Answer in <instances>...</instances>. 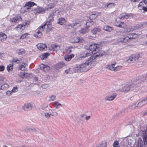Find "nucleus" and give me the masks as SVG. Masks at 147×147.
Wrapping results in <instances>:
<instances>
[{
    "label": "nucleus",
    "instance_id": "4468645a",
    "mask_svg": "<svg viewBox=\"0 0 147 147\" xmlns=\"http://www.w3.org/2000/svg\"><path fill=\"white\" fill-rule=\"evenodd\" d=\"M27 66V64L25 63H22L21 64L19 65L18 68L21 70H25L26 69V67Z\"/></svg>",
    "mask_w": 147,
    "mask_h": 147
},
{
    "label": "nucleus",
    "instance_id": "a18cd8bd",
    "mask_svg": "<svg viewBox=\"0 0 147 147\" xmlns=\"http://www.w3.org/2000/svg\"><path fill=\"white\" fill-rule=\"evenodd\" d=\"M29 34L27 33H25L22 35L20 37V38L21 39H23L24 38H28V36Z\"/></svg>",
    "mask_w": 147,
    "mask_h": 147
},
{
    "label": "nucleus",
    "instance_id": "1a4fd4ad",
    "mask_svg": "<svg viewBox=\"0 0 147 147\" xmlns=\"http://www.w3.org/2000/svg\"><path fill=\"white\" fill-rule=\"evenodd\" d=\"M131 38L128 36H121L119 38V41L121 42H128L129 40Z\"/></svg>",
    "mask_w": 147,
    "mask_h": 147
},
{
    "label": "nucleus",
    "instance_id": "3c124183",
    "mask_svg": "<svg viewBox=\"0 0 147 147\" xmlns=\"http://www.w3.org/2000/svg\"><path fill=\"white\" fill-rule=\"evenodd\" d=\"M17 52L19 55H20L24 53H25V51L23 49H21L17 51Z\"/></svg>",
    "mask_w": 147,
    "mask_h": 147
},
{
    "label": "nucleus",
    "instance_id": "79ce46f5",
    "mask_svg": "<svg viewBox=\"0 0 147 147\" xmlns=\"http://www.w3.org/2000/svg\"><path fill=\"white\" fill-rule=\"evenodd\" d=\"M57 67L58 68H61L65 66V64L63 62L59 63L57 64Z\"/></svg>",
    "mask_w": 147,
    "mask_h": 147
},
{
    "label": "nucleus",
    "instance_id": "4d7b16f0",
    "mask_svg": "<svg viewBox=\"0 0 147 147\" xmlns=\"http://www.w3.org/2000/svg\"><path fill=\"white\" fill-rule=\"evenodd\" d=\"M12 61L14 62H16L18 63H20V61L18 60L17 58H14L13 59Z\"/></svg>",
    "mask_w": 147,
    "mask_h": 147
},
{
    "label": "nucleus",
    "instance_id": "c03bdc74",
    "mask_svg": "<svg viewBox=\"0 0 147 147\" xmlns=\"http://www.w3.org/2000/svg\"><path fill=\"white\" fill-rule=\"evenodd\" d=\"M54 114H49L48 113H45V115L47 119L49 118L51 115L54 116Z\"/></svg>",
    "mask_w": 147,
    "mask_h": 147
},
{
    "label": "nucleus",
    "instance_id": "9b49d317",
    "mask_svg": "<svg viewBox=\"0 0 147 147\" xmlns=\"http://www.w3.org/2000/svg\"><path fill=\"white\" fill-rule=\"evenodd\" d=\"M147 104V103L145 100V99H144L141 102H139L137 104V107L138 108H140L144 105Z\"/></svg>",
    "mask_w": 147,
    "mask_h": 147
},
{
    "label": "nucleus",
    "instance_id": "bb28decb",
    "mask_svg": "<svg viewBox=\"0 0 147 147\" xmlns=\"http://www.w3.org/2000/svg\"><path fill=\"white\" fill-rule=\"evenodd\" d=\"M8 88V85L6 83H5L4 84L2 85H0V89L2 90H5L7 89Z\"/></svg>",
    "mask_w": 147,
    "mask_h": 147
},
{
    "label": "nucleus",
    "instance_id": "69168bd1",
    "mask_svg": "<svg viewBox=\"0 0 147 147\" xmlns=\"http://www.w3.org/2000/svg\"><path fill=\"white\" fill-rule=\"evenodd\" d=\"M131 14H128L125 13V19H127L129 18V17L130 16Z\"/></svg>",
    "mask_w": 147,
    "mask_h": 147
},
{
    "label": "nucleus",
    "instance_id": "412c9836",
    "mask_svg": "<svg viewBox=\"0 0 147 147\" xmlns=\"http://www.w3.org/2000/svg\"><path fill=\"white\" fill-rule=\"evenodd\" d=\"M51 25V23L49 22V21H47V22L42 26H41L40 28L39 29L40 30H43V29L45 28L46 25L47 26V27Z\"/></svg>",
    "mask_w": 147,
    "mask_h": 147
},
{
    "label": "nucleus",
    "instance_id": "c756f323",
    "mask_svg": "<svg viewBox=\"0 0 147 147\" xmlns=\"http://www.w3.org/2000/svg\"><path fill=\"white\" fill-rule=\"evenodd\" d=\"M24 130L26 131H29L31 132H35L36 131V129L34 128H32L29 127H25Z\"/></svg>",
    "mask_w": 147,
    "mask_h": 147
},
{
    "label": "nucleus",
    "instance_id": "6ab92c4d",
    "mask_svg": "<svg viewBox=\"0 0 147 147\" xmlns=\"http://www.w3.org/2000/svg\"><path fill=\"white\" fill-rule=\"evenodd\" d=\"M7 37L5 34L1 32L0 33V40L4 41L7 39Z\"/></svg>",
    "mask_w": 147,
    "mask_h": 147
},
{
    "label": "nucleus",
    "instance_id": "0eeeda50",
    "mask_svg": "<svg viewBox=\"0 0 147 147\" xmlns=\"http://www.w3.org/2000/svg\"><path fill=\"white\" fill-rule=\"evenodd\" d=\"M34 13H42L45 12L44 10L41 7H36L34 8L32 10Z\"/></svg>",
    "mask_w": 147,
    "mask_h": 147
},
{
    "label": "nucleus",
    "instance_id": "e2e57ef3",
    "mask_svg": "<svg viewBox=\"0 0 147 147\" xmlns=\"http://www.w3.org/2000/svg\"><path fill=\"white\" fill-rule=\"evenodd\" d=\"M12 92H12V90H11V91L8 90L6 92V94L7 95H8V96H10L11 95V94Z\"/></svg>",
    "mask_w": 147,
    "mask_h": 147
},
{
    "label": "nucleus",
    "instance_id": "f8f14e48",
    "mask_svg": "<svg viewBox=\"0 0 147 147\" xmlns=\"http://www.w3.org/2000/svg\"><path fill=\"white\" fill-rule=\"evenodd\" d=\"M21 20L20 16H15L11 19V20L13 22H18Z\"/></svg>",
    "mask_w": 147,
    "mask_h": 147
},
{
    "label": "nucleus",
    "instance_id": "c9c22d12",
    "mask_svg": "<svg viewBox=\"0 0 147 147\" xmlns=\"http://www.w3.org/2000/svg\"><path fill=\"white\" fill-rule=\"evenodd\" d=\"M65 73L66 74H71L74 72H76V71H74V67L73 68H70L66 70L65 71Z\"/></svg>",
    "mask_w": 147,
    "mask_h": 147
},
{
    "label": "nucleus",
    "instance_id": "13d9d810",
    "mask_svg": "<svg viewBox=\"0 0 147 147\" xmlns=\"http://www.w3.org/2000/svg\"><path fill=\"white\" fill-rule=\"evenodd\" d=\"M23 27V25L19 24L18 25L16 28H19L20 30L22 29V30H23V29L22 28Z\"/></svg>",
    "mask_w": 147,
    "mask_h": 147
},
{
    "label": "nucleus",
    "instance_id": "6e6d98bb",
    "mask_svg": "<svg viewBox=\"0 0 147 147\" xmlns=\"http://www.w3.org/2000/svg\"><path fill=\"white\" fill-rule=\"evenodd\" d=\"M42 87L44 89H46L49 87V85L47 84H44L42 85Z\"/></svg>",
    "mask_w": 147,
    "mask_h": 147
},
{
    "label": "nucleus",
    "instance_id": "cd10ccee",
    "mask_svg": "<svg viewBox=\"0 0 147 147\" xmlns=\"http://www.w3.org/2000/svg\"><path fill=\"white\" fill-rule=\"evenodd\" d=\"M116 64V63L115 62L114 63L111 64L110 65H108L107 67V68L111 70L114 71V67Z\"/></svg>",
    "mask_w": 147,
    "mask_h": 147
},
{
    "label": "nucleus",
    "instance_id": "ddd939ff",
    "mask_svg": "<svg viewBox=\"0 0 147 147\" xmlns=\"http://www.w3.org/2000/svg\"><path fill=\"white\" fill-rule=\"evenodd\" d=\"M49 67L48 65L43 64H41L40 65V69L45 72L49 70Z\"/></svg>",
    "mask_w": 147,
    "mask_h": 147
},
{
    "label": "nucleus",
    "instance_id": "39448f33",
    "mask_svg": "<svg viewBox=\"0 0 147 147\" xmlns=\"http://www.w3.org/2000/svg\"><path fill=\"white\" fill-rule=\"evenodd\" d=\"M133 86L132 85L126 84L123 85L122 89H120V91L123 92H127L130 90H132Z\"/></svg>",
    "mask_w": 147,
    "mask_h": 147
},
{
    "label": "nucleus",
    "instance_id": "0e129e2a",
    "mask_svg": "<svg viewBox=\"0 0 147 147\" xmlns=\"http://www.w3.org/2000/svg\"><path fill=\"white\" fill-rule=\"evenodd\" d=\"M29 24V22H28V21L26 22H24L23 23V24H22V25H23V27H24L28 25Z\"/></svg>",
    "mask_w": 147,
    "mask_h": 147
},
{
    "label": "nucleus",
    "instance_id": "dca6fc26",
    "mask_svg": "<svg viewBox=\"0 0 147 147\" xmlns=\"http://www.w3.org/2000/svg\"><path fill=\"white\" fill-rule=\"evenodd\" d=\"M66 22L65 19L63 18H59L57 20V23L61 25H63Z\"/></svg>",
    "mask_w": 147,
    "mask_h": 147
},
{
    "label": "nucleus",
    "instance_id": "f257e3e1",
    "mask_svg": "<svg viewBox=\"0 0 147 147\" xmlns=\"http://www.w3.org/2000/svg\"><path fill=\"white\" fill-rule=\"evenodd\" d=\"M99 46V45L97 44L90 45L88 48L89 50H90L89 52H84L83 55L81 54V55H80L79 58H84L86 57L91 55L92 54H93L94 55L92 56H94L96 55H98L95 57V59L96 60V59H97V58L103 55V53L99 52L100 49Z\"/></svg>",
    "mask_w": 147,
    "mask_h": 147
},
{
    "label": "nucleus",
    "instance_id": "20e7f679",
    "mask_svg": "<svg viewBox=\"0 0 147 147\" xmlns=\"http://www.w3.org/2000/svg\"><path fill=\"white\" fill-rule=\"evenodd\" d=\"M140 57L139 54L133 55L129 57L127 62L129 63H135L138 61Z\"/></svg>",
    "mask_w": 147,
    "mask_h": 147
},
{
    "label": "nucleus",
    "instance_id": "37998d69",
    "mask_svg": "<svg viewBox=\"0 0 147 147\" xmlns=\"http://www.w3.org/2000/svg\"><path fill=\"white\" fill-rule=\"evenodd\" d=\"M56 14V10H54L50 13L49 16L53 17Z\"/></svg>",
    "mask_w": 147,
    "mask_h": 147
},
{
    "label": "nucleus",
    "instance_id": "338daca9",
    "mask_svg": "<svg viewBox=\"0 0 147 147\" xmlns=\"http://www.w3.org/2000/svg\"><path fill=\"white\" fill-rule=\"evenodd\" d=\"M143 10H144L143 12H147V7H146L143 6Z\"/></svg>",
    "mask_w": 147,
    "mask_h": 147
},
{
    "label": "nucleus",
    "instance_id": "ea45409f",
    "mask_svg": "<svg viewBox=\"0 0 147 147\" xmlns=\"http://www.w3.org/2000/svg\"><path fill=\"white\" fill-rule=\"evenodd\" d=\"M115 6V4L114 3H110L107 4V6H106L105 7L106 8H110Z\"/></svg>",
    "mask_w": 147,
    "mask_h": 147
},
{
    "label": "nucleus",
    "instance_id": "603ef678",
    "mask_svg": "<svg viewBox=\"0 0 147 147\" xmlns=\"http://www.w3.org/2000/svg\"><path fill=\"white\" fill-rule=\"evenodd\" d=\"M54 19L53 18V17H51L50 16H49L48 19L47 21H49V22L51 23L52 22H53V21Z\"/></svg>",
    "mask_w": 147,
    "mask_h": 147
},
{
    "label": "nucleus",
    "instance_id": "7ed1b4c3",
    "mask_svg": "<svg viewBox=\"0 0 147 147\" xmlns=\"http://www.w3.org/2000/svg\"><path fill=\"white\" fill-rule=\"evenodd\" d=\"M142 136L143 141L140 138L137 143L134 145V147H147V132L146 130L142 131Z\"/></svg>",
    "mask_w": 147,
    "mask_h": 147
},
{
    "label": "nucleus",
    "instance_id": "e433bc0d",
    "mask_svg": "<svg viewBox=\"0 0 147 147\" xmlns=\"http://www.w3.org/2000/svg\"><path fill=\"white\" fill-rule=\"evenodd\" d=\"M30 9L27 6H26L25 5V6L23 7H22L21 9V12L24 13V12L25 11H28L29 9Z\"/></svg>",
    "mask_w": 147,
    "mask_h": 147
},
{
    "label": "nucleus",
    "instance_id": "7c9ffc66",
    "mask_svg": "<svg viewBox=\"0 0 147 147\" xmlns=\"http://www.w3.org/2000/svg\"><path fill=\"white\" fill-rule=\"evenodd\" d=\"M70 41L71 43H78V37H74L71 38Z\"/></svg>",
    "mask_w": 147,
    "mask_h": 147
},
{
    "label": "nucleus",
    "instance_id": "c85d7f7f",
    "mask_svg": "<svg viewBox=\"0 0 147 147\" xmlns=\"http://www.w3.org/2000/svg\"><path fill=\"white\" fill-rule=\"evenodd\" d=\"M101 30V29L99 28H94L92 30V32L93 34L97 33L98 32H100Z\"/></svg>",
    "mask_w": 147,
    "mask_h": 147
},
{
    "label": "nucleus",
    "instance_id": "09e8293b",
    "mask_svg": "<svg viewBox=\"0 0 147 147\" xmlns=\"http://www.w3.org/2000/svg\"><path fill=\"white\" fill-rule=\"evenodd\" d=\"M78 42L84 43L85 40L82 38L78 37Z\"/></svg>",
    "mask_w": 147,
    "mask_h": 147
},
{
    "label": "nucleus",
    "instance_id": "4c0bfd02",
    "mask_svg": "<svg viewBox=\"0 0 147 147\" xmlns=\"http://www.w3.org/2000/svg\"><path fill=\"white\" fill-rule=\"evenodd\" d=\"M88 31V30L87 28H85L81 29V30L79 31V32L80 34H83L87 32Z\"/></svg>",
    "mask_w": 147,
    "mask_h": 147
},
{
    "label": "nucleus",
    "instance_id": "bf43d9fd",
    "mask_svg": "<svg viewBox=\"0 0 147 147\" xmlns=\"http://www.w3.org/2000/svg\"><path fill=\"white\" fill-rule=\"evenodd\" d=\"M13 92H16L18 90V89L17 87H14L11 90Z\"/></svg>",
    "mask_w": 147,
    "mask_h": 147
},
{
    "label": "nucleus",
    "instance_id": "2f4dec72",
    "mask_svg": "<svg viewBox=\"0 0 147 147\" xmlns=\"http://www.w3.org/2000/svg\"><path fill=\"white\" fill-rule=\"evenodd\" d=\"M49 55V53H43L40 56V57L41 59L43 60L46 59Z\"/></svg>",
    "mask_w": 147,
    "mask_h": 147
},
{
    "label": "nucleus",
    "instance_id": "393cba45",
    "mask_svg": "<svg viewBox=\"0 0 147 147\" xmlns=\"http://www.w3.org/2000/svg\"><path fill=\"white\" fill-rule=\"evenodd\" d=\"M137 29V28L136 27H134L133 28L131 26H129L126 28V32H129L131 31H132L134 30H136Z\"/></svg>",
    "mask_w": 147,
    "mask_h": 147
},
{
    "label": "nucleus",
    "instance_id": "b1692460",
    "mask_svg": "<svg viewBox=\"0 0 147 147\" xmlns=\"http://www.w3.org/2000/svg\"><path fill=\"white\" fill-rule=\"evenodd\" d=\"M35 5L36 4L34 3L31 1L27 2L25 4V5L27 6L29 9H30L31 7Z\"/></svg>",
    "mask_w": 147,
    "mask_h": 147
},
{
    "label": "nucleus",
    "instance_id": "72a5a7b5",
    "mask_svg": "<svg viewBox=\"0 0 147 147\" xmlns=\"http://www.w3.org/2000/svg\"><path fill=\"white\" fill-rule=\"evenodd\" d=\"M18 76L22 79L26 78L27 76V74L24 72H21L18 74Z\"/></svg>",
    "mask_w": 147,
    "mask_h": 147
},
{
    "label": "nucleus",
    "instance_id": "774afa93",
    "mask_svg": "<svg viewBox=\"0 0 147 147\" xmlns=\"http://www.w3.org/2000/svg\"><path fill=\"white\" fill-rule=\"evenodd\" d=\"M143 3V2L142 1H141V2H140V3L138 5V7H141V6L143 7L142 6Z\"/></svg>",
    "mask_w": 147,
    "mask_h": 147
},
{
    "label": "nucleus",
    "instance_id": "052dcab7",
    "mask_svg": "<svg viewBox=\"0 0 147 147\" xmlns=\"http://www.w3.org/2000/svg\"><path fill=\"white\" fill-rule=\"evenodd\" d=\"M107 145L105 144H100L99 146H98L97 147H107Z\"/></svg>",
    "mask_w": 147,
    "mask_h": 147
},
{
    "label": "nucleus",
    "instance_id": "8fccbe9b",
    "mask_svg": "<svg viewBox=\"0 0 147 147\" xmlns=\"http://www.w3.org/2000/svg\"><path fill=\"white\" fill-rule=\"evenodd\" d=\"M144 80H143L142 79H141V80L139 79L138 80H137L134 81V84H139V83H141L142 82L141 81H142Z\"/></svg>",
    "mask_w": 147,
    "mask_h": 147
},
{
    "label": "nucleus",
    "instance_id": "de8ad7c7",
    "mask_svg": "<svg viewBox=\"0 0 147 147\" xmlns=\"http://www.w3.org/2000/svg\"><path fill=\"white\" fill-rule=\"evenodd\" d=\"M119 146L118 141H116L114 142L113 144V147H119Z\"/></svg>",
    "mask_w": 147,
    "mask_h": 147
},
{
    "label": "nucleus",
    "instance_id": "a211bd4d",
    "mask_svg": "<svg viewBox=\"0 0 147 147\" xmlns=\"http://www.w3.org/2000/svg\"><path fill=\"white\" fill-rule=\"evenodd\" d=\"M103 29L105 31L110 32L112 31L113 29L112 27L106 25L103 27Z\"/></svg>",
    "mask_w": 147,
    "mask_h": 147
},
{
    "label": "nucleus",
    "instance_id": "864d4df0",
    "mask_svg": "<svg viewBox=\"0 0 147 147\" xmlns=\"http://www.w3.org/2000/svg\"><path fill=\"white\" fill-rule=\"evenodd\" d=\"M56 98V96L55 95H52L50 97L49 100L50 101H53Z\"/></svg>",
    "mask_w": 147,
    "mask_h": 147
},
{
    "label": "nucleus",
    "instance_id": "a19ab883",
    "mask_svg": "<svg viewBox=\"0 0 147 147\" xmlns=\"http://www.w3.org/2000/svg\"><path fill=\"white\" fill-rule=\"evenodd\" d=\"M13 65L12 64H9L7 65V71H11L13 69Z\"/></svg>",
    "mask_w": 147,
    "mask_h": 147
},
{
    "label": "nucleus",
    "instance_id": "2eb2a0df",
    "mask_svg": "<svg viewBox=\"0 0 147 147\" xmlns=\"http://www.w3.org/2000/svg\"><path fill=\"white\" fill-rule=\"evenodd\" d=\"M75 50V47L73 46H69L67 47L66 49V52L67 53L70 54L74 51Z\"/></svg>",
    "mask_w": 147,
    "mask_h": 147
},
{
    "label": "nucleus",
    "instance_id": "423d86ee",
    "mask_svg": "<svg viewBox=\"0 0 147 147\" xmlns=\"http://www.w3.org/2000/svg\"><path fill=\"white\" fill-rule=\"evenodd\" d=\"M82 21H77L75 23L72 24H70L68 25L69 27L73 28L76 29L78 27H80L82 24Z\"/></svg>",
    "mask_w": 147,
    "mask_h": 147
},
{
    "label": "nucleus",
    "instance_id": "5fc2aeb1",
    "mask_svg": "<svg viewBox=\"0 0 147 147\" xmlns=\"http://www.w3.org/2000/svg\"><path fill=\"white\" fill-rule=\"evenodd\" d=\"M125 14H121L119 16V18L120 19H125Z\"/></svg>",
    "mask_w": 147,
    "mask_h": 147
},
{
    "label": "nucleus",
    "instance_id": "5701e85b",
    "mask_svg": "<svg viewBox=\"0 0 147 147\" xmlns=\"http://www.w3.org/2000/svg\"><path fill=\"white\" fill-rule=\"evenodd\" d=\"M51 48L52 49L51 50H53V51H57L58 50L60 49V46L56 45H53L51 46Z\"/></svg>",
    "mask_w": 147,
    "mask_h": 147
},
{
    "label": "nucleus",
    "instance_id": "680f3d73",
    "mask_svg": "<svg viewBox=\"0 0 147 147\" xmlns=\"http://www.w3.org/2000/svg\"><path fill=\"white\" fill-rule=\"evenodd\" d=\"M5 69V67L3 65H0V71H3Z\"/></svg>",
    "mask_w": 147,
    "mask_h": 147
},
{
    "label": "nucleus",
    "instance_id": "a878e982",
    "mask_svg": "<svg viewBox=\"0 0 147 147\" xmlns=\"http://www.w3.org/2000/svg\"><path fill=\"white\" fill-rule=\"evenodd\" d=\"M98 16V13L96 12L92 13L90 16L89 18L91 20L95 19Z\"/></svg>",
    "mask_w": 147,
    "mask_h": 147
},
{
    "label": "nucleus",
    "instance_id": "9d476101",
    "mask_svg": "<svg viewBox=\"0 0 147 147\" xmlns=\"http://www.w3.org/2000/svg\"><path fill=\"white\" fill-rule=\"evenodd\" d=\"M37 46V48L41 51L45 50L47 49L46 45L42 43L38 44Z\"/></svg>",
    "mask_w": 147,
    "mask_h": 147
},
{
    "label": "nucleus",
    "instance_id": "f704fd0d",
    "mask_svg": "<svg viewBox=\"0 0 147 147\" xmlns=\"http://www.w3.org/2000/svg\"><path fill=\"white\" fill-rule=\"evenodd\" d=\"M120 24H117L116 26L120 28H125L126 26V25L125 23L123 22H119Z\"/></svg>",
    "mask_w": 147,
    "mask_h": 147
},
{
    "label": "nucleus",
    "instance_id": "aec40b11",
    "mask_svg": "<svg viewBox=\"0 0 147 147\" xmlns=\"http://www.w3.org/2000/svg\"><path fill=\"white\" fill-rule=\"evenodd\" d=\"M74 55L73 54H72L70 55H66L64 57L65 59L67 61H69L71 60L72 58L74 57Z\"/></svg>",
    "mask_w": 147,
    "mask_h": 147
},
{
    "label": "nucleus",
    "instance_id": "f3484780",
    "mask_svg": "<svg viewBox=\"0 0 147 147\" xmlns=\"http://www.w3.org/2000/svg\"><path fill=\"white\" fill-rule=\"evenodd\" d=\"M116 96V94H113L112 95L106 97V99L107 100L111 101L114 99Z\"/></svg>",
    "mask_w": 147,
    "mask_h": 147
},
{
    "label": "nucleus",
    "instance_id": "49530a36",
    "mask_svg": "<svg viewBox=\"0 0 147 147\" xmlns=\"http://www.w3.org/2000/svg\"><path fill=\"white\" fill-rule=\"evenodd\" d=\"M121 68L122 66H121L118 65L116 67H114V71H117L120 69Z\"/></svg>",
    "mask_w": 147,
    "mask_h": 147
},
{
    "label": "nucleus",
    "instance_id": "58836bf2",
    "mask_svg": "<svg viewBox=\"0 0 147 147\" xmlns=\"http://www.w3.org/2000/svg\"><path fill=\"white\" fill-rule=\"evenodd\" d=\"M94 24V22L92 21L86 22V26L87 27H89L91 26Z\"/></svg>",
    "mask_w": 147,
    "mask_h": 147
},
{
    "label": "nucleus",
    "instance_id": "4be33fe9",
    "mask_svg": "<svg viewBox=\"0 0 147 147\" xmlns=\"http://www.w3.org/2000/svg\"><path fill=\"white\" fill-rule=\"evenodd\" d=\"M53 105L56 109L59 108L60 107H62V105L58 101H55L52 103Z\"/></svg>",
    "mask_w": 147,
    "mask_h": 147
},
{
    "label": "nucleus",
    "instance_id": "6e6552de",
    "mask_svg": "<svg viewBox=\"0 0 147 147\" xmlns=\"http://www.w3.org/2000/svg\"><path fill=\"white\" fill-rule=\"evenodd\" d=\"M23 109L25 111L30 110L32 109V105L30 103H27L25 104L22 107Z\"/></svg>",
    "mask_w": 147,
    "mask_h": 147
},
{
    "label": "nucleus",
    "instance_id": "473e14b6",
    "mask_svg": "<svg viewBox=\"0 0 147 147\" xmlns=\"http://www.w3.org/2000/svg\"><path fill=\"white\" fill-rule=\"evenodd\" d=\"M42 30H40V29H39L38 31L34 35V36L35 37L37 38H40L42 36V34L41 32V31H42Z\"/></svg>",
    "mask_w": 147,
    "mask_h": 147
},
{
    "label": "nucleus",
    "instance_id": "f03ea898",
    "mask_svg": "<svg viewBox=\"0 0 147 147\" xmlns=\"http://www.w3.org/2000/svg\"><path fill=\"white\" fill-rule=\"evenodd\" d=\"M98 55H99L92 56L85 63L77 65L76 66L74 67V71L77 72L79 71L82 72L86 71L88 70L90 68L89 67V65L93 60H95V57Z\"/></svg>",
    "mask_w": 147,
    "mask_h": 147
}]
</instances>
